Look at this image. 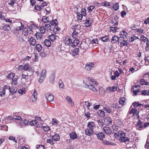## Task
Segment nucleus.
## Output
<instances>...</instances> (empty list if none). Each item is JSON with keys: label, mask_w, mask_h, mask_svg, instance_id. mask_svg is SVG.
Segmentation results:
<instances>
[{"label": "nucleus", "mask_w": 149, "mask_h": 149, "mask_svg": "<svg viewBox=\"0 0 149 149\" xmlns=\"http://www.w3.org/2000/svg\"><path fill=\"white\" fill-rule=\"evenodd\" d=\"M114 135L120 138L119 140L121 142H125L129 141V139L125 136V133L123 131H120L116 133H115Z\"/></svg>", "instance_id": "nucleus-1"}, {"label": "nucleus", "mask_w": 149, "mask_h": 149, "mask_svg": "<svg viewBox=\"0 0 149 149\" xmlns=\"http://www.w3.org/2000/svg\"><path fill=\"white\" fill-rule=\"evenodd\" d=\"M149 125V123H144V125H143L142 124V122L140 120H139L136 125V127L137 130H141L148 127Z\"/></svg>", "instance_id": "nucleus-2"}, {"label": "nucleus", "mask_w": 149, "mask_h": 149, "mask_svg": "<svg viewBox=\"0 0 149 149\" xmlns=\"http://www.w3.org/2000/svg\"><path fill=\"white\" fill-rule=\"evenodd\" d=\"M22 78L25 79L26 82L24 83L25 86L26 87H28L30 84V81L29 79L28 80V74H25L24 73L22 74Z\"/></svg>", "instance_id": "nucleus-3"}, {"label": "nucleus", "mask_w": 149, "mask_h": 149, "mask_svg": "<svg viewBox=\"0 0 149 149\" xmlns=\"http://www.w3.org/2000/svg\"><path fill=\"white\" fill-rule=\"evenodd\" d=\"M94 67V64L93 62H89L87 63L85 65V68L87 71H91Z\"/></svg>", "instance_id": "nucleus-4"}, {"label": "nucleus", "mask_w": 149, "mask_h": 149, "mask_svg": "<svg viewBox=\"0 0 149 149\" xmlns=\"http://www.w3.org/2000/svg\"><path fill=\"white\" fill-rule=\"evenodd\" d=\"M46 70L45 69H43L42 71L39 80V82H42L45 78L46 76Z\"/></svg>", "instance_id": "nucleus-5"}, {"label": "nucleus", "mask_w": 149, "mask_h": 149, "mask_svg": "<svg viewBox=\"0 0 149 149\" xmlns=\"http://www.w3.org/2000/svg\"><path fill=\"white\" fill-rule=\"evenodd\" d=\"M38 28L37 26L34 24H31L29 27V31L30 34H33V33L35 32V30Z\"/></svg>", "instance_id": "nucleus-6"}, {"label": "nucleus", "mask_w": 149, "mask_h": 149, "mask_svg": "<svg viewBox=\"0 0 149 149\" xmlns=\"http://www.w3.org/2000/svg\"><path fill=\"white\" fill-rule=\"evenodd\" d=\"M10 87L8 86H5L3 87L2 89L0 90V96L1 97H4L5 95V92L6 90L8 89H10Z\"/></svg>", "instance_id": "nucleus-7"}, {"label": "nucleus", "mask_w": 149, "mask_h": 149, "mask_svg": "<svg viewBox=\"0 0 149 149\" xmlns=\"http://www.w3.org/2000/svg\"><path fill=\"white\" fill-rule=\"evenodd\" d=\"M117 90V86L109 87L106 89V92L108 93L113 92Z\"/></svg>", "instance_id": "nucleus-8"}, {"label": "nucleus", "mask_w": 149, "mask_h": 149, "mask_svg": "<svg viewBox=\"0 0 149 149\" xmlns=\"http://www.w3.org/2000/svg\"><path fill=\"white\" fill-rule=\"evenodd\" d=\"M64 42L66 45H69L72 43V40L70 37L68 36L65 38Z\"/></svg>", "instance_id": "nucleus-9"}, {"label": "nucleus", "mask_w": 149, "mask_h": 149, "mask_svg": "<svg viewBox=\"0 0 149 149\" xmlns=\"http://www.w3.org/2000/svg\"><path fill=\"white\" fill-rule=\"evenodd\" d=\"M46 99L49 102H52L54 100V96L53 95L49 93H47L45 94Z\"/></svg>", "instance_id": "nucleus-10"}, {"label": "nucleus", "mask_w": 149, "mask_h": 149, "mask_svg": "<svg viewBox=\"0 0 149 149\" xmlns=\"http://www.w3.org/2000/svg\"><path fill=\"white\" fill-rule=\"evenodd\" d=\"M87 127L93 130L96 128L95 123L92 121L89 122L88 124Z\"/></svg>", "instance_id": "nucleus-11"}, {"label": "nucleus", "mask_w": 149, "mask_h": 149, "mask_svg": "<svg viewBox=\"0 0 149 149\" xmlns=\"http://www.w3.org/2000/svg\"><path fill=\"white\" fill-rule=\"evenodd\" d=\"M137 88L136 86H133L132 87L131 90L132 92H133L132 95L133 96L139 94V93L140 94L141 93V91L140 90H134V88Z\"/></svg>", "instance_id": "nucleus-12"}, {"label": "nucleus", "mask_w": 149, "mask_h": 149, "mask_svg": "<svg viewBox=\"0 0 149 149\" xmlns=\"http://www.w3.org/2000/svg\"><path fill=\"white\" fill-rule=\"evenodd\" d=\"M28 42L30 45L34 46L36 43V41L35 38L31 37L29 39Z\"/></svg>", "instance_id": "nucleus-13"}, {"label": "nucleus", "mask_w": 149, "mask_h": 149, "mask_svg": "<svg viewBox=\"0 0 149 149\" xmlns=\"http://www.w3.org/2000/svg\"><path fill=\"white\" fill-rule=\"evenodd\" d=\"M29 123V120H28L25 119L23 121H21V123H19L18 125L22 127L28 125Z\"/></svg>", "instance_id": "nucleus-14"}, {"label": "nucleus", "mask_w": 149, "mask_h": 149, "mask_svg": "<svg viewBox=\"0 0 149 149\" xmlns=\"http://www.w3.org/2000/svg\"><path fill=\"white\" fill-rule=\"evenodd\" d=\"M37 94L36 93V90L35 89L31 97V99L32 102H36L37 99Z\"/></svg>", "instance_id": "nucleus-15"}, {"label": "nucleus", "mask_w": 149, "mask_h": 149, "mask_svg": "<svg viewBox=\"0 0 149 149\" xmlns=\"http://www.w3.org/2000/svg\"><path fill=\"white\" fill-rule=\"evenodd\" d=\"M85 133L86 135L90 136L92 135L94 132L93 130L87 127L85 130Z\"/></svg>", "instance_id": "nucleus-16"}, {"label": "nucleus", "mask_w": 149, "mask_h": 149, "mask_svg": "<svg viewBox=\"0 0 149 149\" xmlns=\"http://www.w3.org/2000/svg\"><path fill=\"white\" fill-rule=\"evenodd\" d=\"M120 75V73L119 72L117 71H116L114 72V75L111 77V79L112 80H115L116 79V77H118Z\"/></svg>", "instance_id": "nucleus-17"}, {"label": "nucleus", "mask_w": 149, "mask_h": 149, "mask_svg": "<svg viewBox=\"0 0 149 149\" xmlns=\"http://www.w3.org/2000/svg\"><path fill=\"white\" fill-rule=\"evenodd\" d=\"M103 130L104 132L107 134H110L112 132L111 129L108 127H103Z\"/></svg>", "instance_id": "nucleus-18"}, {"label": "nucleus", "mask_w": 149, "mask_h": 149, "mask_svg": "<svg viewBox=\"0 0 149 149\" xmlns=\"http://www.w3.org/2000/svg\"><path fill=\"white\" fill-rule=\"evenodd\" d=\"M55 72L53 71L52 72L49 77V81L50 82L53 83L55 80Z\"/></svg>", "instance_id": "nucleus-19"}, {"label": "nucleus", "mask_w": 149, "mask_h": 149, "mask_svg": "<svg viewBox=\"0 0 149 149\" xmlns=\"http://www.w3.org/2000/svg\"><path fill=\"white\" fill-rule=\"evenodd\" d=\"M66 100H67L68 103L72 107L74 105V102L72 101L71 98L69 96H67L66 97Z\"/></svg>", "instance_id": "nucleus-20"}, {"label": "nucleus", "mask_w": 149, "mask_h": 149, "mask_svg": "<svg viewBox=\"0 0 149 149\" xmlns=\"http://www.w3.org/2000/svg\"><path fill=\"white\" fill-rule=\"evenodd\" d=\"M120 36L121 38L125 39L127 38V33L124 31L120 32Z\"/></svg>", "instance_id": "nucleus-21"}, {"label": "nucleus", "mask_w": 149, "mask_h": 149, "mask_svg": "<svg viewBox=\"0 0 149 149\" xmlns=\"http://www.w3.org/2000/svg\"><path fill=\"white\" fill-rule=\"evenodd\" d=\"M79 50V48H76L73 50H71V51L70 52V53L72 55L75 56L78 54Z\"/></svg>", "instance_id": "nucleus-22"}, {"label": "nucleus", "mask_w": 149, "mask_h": 149, "mask_svg": "<svg viewBox=\"0 0 149 149\" xmlns=\"http://www.w3.org/2000/svg\"><path fill=\"white\" fill-rule=\"evenodd\" d=\"M119 38L115 36H113L111 39V42H113V43H117L119 41Z\"/></svg>", "instance_id": "nucleus-23"}, {"label": "nucleus", "mask_w": 149, "mask_h": 149, "mask_svg": "<svg viewBox=\"0 0 149 149\" xmlns=\"http://www.w3.org/2000/svg\"><path fill=\"white\" fill-rule=\"evenodd\" d=\"M139 39V38L138 37L134 35H132L129 39V41L130 42H132Z\"/></svg>", "instance_id": "nucleus-24"}, {"label": "nucleus", "mask_w": 149, "mask_h": 149, "mask_svg": "<svg viewBox=\"0 0 149 149\" xmlns=\"http://www.w3.org/2000/svg\"><path fill=\"white\" fill-rule=\"evenodd\" d=\"M141 94L144 96H149V89L142 90L141 91Z\"/></svg>", "instance_id": "nucleus-25"}, {"label": "nucleus", "mask_w": 149, "mask_h": 149, "mask_svg": "<svg viewBox=\"0 0 149 149\" xmlns=\"http://www.w3.org/2000/svg\"><path fill=\"white\" fill-rule=\"evenodd\" d=\"M96 134L97 138L99 139H102L104 137V134L102 132H98Z\"/></svg>", "instance_id": "nucleus-26"}, {"label": "nucleus", "mask_w": 149, "mask_h": 149, "mask_svg": "<svg viewBox=\"0 0 149 149\" xmlns=\"http://www.w3.org/2000/svg\"><path fill=\"white\" fill-rule=\"evenodd\" d=\"M57 36L56 35L51 34L50 35L48 36V38L49 40L52 41H54L56 39Z\"/></svg>", "instance_id": "nucleus-27"}, {"label": "nucleus", "mask_w": 149, "mask_h": 149, "mask_svg": "<svg viewBox=\"0 0 149 149\" xmlns=\"http://www.w3.org/2000/svg\"><path fill=\"white\" fill-rule=\"evenodd\" d=\"M104 122L107 125H110L112 123L111 119L109 118H106L105 119Z\"/></svg>", "instance_id": "nucleus-28"}, {"label": "nucleus", "mask_w": 149, "mask_h": 149, "mask_svg": "<svg viewBox=\"0 0 149 149\" xmlns=\"http://www.w3.org/2000/svg\"><path fill=\"white\" fill-rule=\"evenodd\" d=\"M140 83L142 85H148L149 84L147 81L144 79H141L140 81Z\"/></svg>", "instance_id": "nucleus-29"}, {"label": "nucleus", "mask_w": 149, "mask_h": 149, "mask_svg": "<svg viewBox=\"0 0 149 149\" xmlns=\"http://www.w3.org/2000/svg\"><path fill=\"white\" fill-rule=\"evenodd\" d=\"M79 43V41L78 39H75L72 42L71 46L72 47H75L77 46Z\"/></svg>", "instance_id": "nucleus-30"}, {"label": "nucleus", "mask_w": 149, "mask_h": 149, "mask_svg": "<svg viewBox=\"0 0 149 149\" xmlns=\"http://www.w3.org/2000/svg\"><path fill=\"white\" fill-rule=\"evenodd\" d=\"M35 36L36 37V39L38 40H41L42 38V36L41 33L39 32H37L35 34Z\"/></svg>", "instance_id": "nucleus-31"}, {"label": "nucleus", "mask_w": 149, "mask_h": 149, "mask_svg": "<svg viewBox=\"0 0 149 149\" xmlns=\"http://www.w3.org/2000/svg\"><path fill=\"white\" fill-rule=\"evenodd\" d=\"M59 136L58 134H55L52 137L53 140L55 141H58L59 139Z\"/></svg>", "instance_id": "nucleus-32"}, {"label": "nucleus", "mask_w": 149, "mask_h": 149, "mask_svg": "<svg viewBox=\"0 0 149 149\" xmlns=\"http://www.w3.org/2000/svg\"><path fill=\"white\" fill-rule=\"evenodd\" d=\"M90 18H88L85 20V22L84 24L86 27H88L90 26L91 22L90 21Z\"/></svg>", "instance_id": "nucleus-33"}, {"label": "nucleus", "mask_w": 149, "mask_h": 149, "mask_svg": "<svg viewBox=\"0 0 149 149\" xmlns=\"http://www.w3.org/2000/svg\"><path fill=\"white\" fill-rule=\"evenodd\" d=\"M17 77H14L12 79V84L13 85L15 86L18 84L17 83Z\"/></svg>", "instance_id": "nucleus-34"}, {"label": "nucleus", "mask_w": 149, "mask_h": 149, "mask_svg": "<svg viewBox=\"0 0 149 149\" xmlns=\"http://www.w3.org/2000/svg\"><path fill=\"white\" fill-rule=\"evenodd\" d=\"M88 88H89V89L92 90L94 92H96L97 91L96 89L91 84H88L87 85Z\"/></svg>", "instance_id": "nucleus-35"}, {"label": "nucleus", "mask_w": 149, "mask_h": 149, "mask_svg": "<svg viewBox=\"0 0 149 149\" xmlns=\"http://www.w3.org/2000/svg\"><path fill=\"white\" fill-rule=\"evenodd\" d=\"M44 43L45 45L48 47H49L51 45V42L49 39H45L44 41Z\"/></svg>", "instance_id": "nucleus-36"}, {"label": "nucleus", "mask_w": 149, "mask_h": 149, "mask_svg": "<svg viewBox=\"0 0 149 149\" xmlns=\"http://www.w3.org/2000/svg\"><path fill=\"white\" fill-rule=\"evenodd\" d=\"M125 99L123 97L120 98L119 99V102L121 105H124L125 102Z\"/></svg>", "instance_id": "nucleus-37"}, {"label": "nucleus", "mask_w": 149, "mask_h": 149, "mask_svg": "<svg viewBox=\"0 0 149 149\" xmlns=\"http://www.w3.org/2000/svg\"><path fill=\"white\" fill-rule=\"evenodd\" d=\"M14 118L11 116H9L5 117V121L6 122H8L11 121V120L13 119Z\"/></svg>", "instance_id": "nucleus-38"}, {"label": "nucleus", "mask_w": 149, "mask_h": 149, "mask_svg": "<svg viewBox=\"0 0 149 149\" xmlns=\"http://www.w3.org/2000/svg\"><path fill=\"white\" fill-rule=\"evenodd\" d=\"M78 33L75 30L74 31L72 34V36L73 38L75 39H78Z\"/></svg>", "instance_id": "nucleus-39"}, {"label": "nucleus", "mask_w": 149, "mask_h": 149, "mask_svg": "<svg viewBox=\"0 0 149 149\" xmlns=\"http://www.w3.org/2000/svg\"><path fill=\"white\" fill-rule=\"evenodd\" d=\"M29 32V31L26 28L24 29L23 30L22 33V35L25 36H27L28 35Z\"/></svg>", "instance_id": "nucleus-40"}, {"label": "nucleus", "mask_w": 149, "mask_h": 149, "mask_svg": "<svg viewBox=\"0 0 149 149\" xmlns=\"http://www.w3.org/2000/svg\"><path fill=\"white\" fill-rule=\"evenodd\" d=\"M35 48L38 52H40L42 49V47L41 45L36 44L35 46Z\"/></svg>", "instance_id": "nucleus-41"}, {"label": "nucleus", "mask_w": 149, "mask_h": 149, "mask_svg": "<svg viewBox=\"0 0 149 149\" xmlns=\"http://www.w3.org/2000/svg\"><path fill=\"white\" fill-rule=\"evenodd\" d=\"M7 90L9 91L10 93H11L13 95L17 91V89H16L15 88H11L10 87V88L8 89Z\"/></svg>", "instance_id": "nucleus-42"}, {"label": "nucleus", "mask_w": 149, "mask_h": 149, "mask_svg": "<svg viewBox=\"0 0 149 149\" xmlns=\"http://www.w3.org/2000/svg\"><path fill=\"white\" fill-rule=\"evenodd\" d=\"M77 136L76 134L74 132H72L70 134V138L72 139H76Z\"/></svg>", "instance_id": "nucleus-43"}, {"label": "nucleus", "mask_w": 149, "mask_h": 149, "mask_svg": "<svg viewBox=\"0 0 149 149\" xmlns=\"http://www.w3.org/2000/svg\"><path fill=\"white\" fill-rule=\"evenodd\" d=\"M98 113L99 116L101 118H104L105 115V112L104 111L100 110Z\"/></svg>", "instance_id": "nucleus-44"}, {"label": "nucleus", "mask_w": 149, "mask_h": 149, "mask_svg": "<svg viewBox=\"0 0 149 149\" xmlns=\"http://www.w3.org/2000/svg\"><path fill=\"white\" fill-rule=\"evenodd\" d=\"M100 39L103 42H106L108 41L109 37L108 36H105L100 38Z\"/></svg>", "instance_id": "nucleus-45"}, {"label": "nucleus", "mask_w": 149, "mask_h": 149, "mask_svg": "<svg viewBox=\"0 0 149 149\" xmlns=\"http://www.w3.org/2000/svg\"><path fill=\"white\" fill-rule=\"evenodd\" d=\"M136 32L140 35H141L143 33L144 34L145 33L144 30L141 28L137 29H136Z\"/></svg>", "instance_id": "nucleus-46"}, {"label": "nucleus", "mask_w": 149, "mask_h": 149, "mask_svg": "<svg viewBox=\"0 0 149 149\" xmlns=\"http://www.w3.org/2000/svg\"><path fill=\"white\" fill-rule=\"evenodd\" d=\"M88 80L89 81H91L92 82V84L94 85L97 84V83L95 81H94V79L90 77H88Z\"/></svg>", "instance_id": "nucleus-47"}, {"label": "nucleus", "mask_w": 149, "mask_h": 149, "mask_svg": "<svg viewBox=\"0 0 149 149\" xmlns=\"http://www.w3.org/2000/svg\"><path fill=\"white\" fill-rule=\"evenodd\" d=\"M77 18L78 20H82L83 16L80 13H77Z\"/></svg>", "instance_id": "nucleus-48"}, {"label": "nucleus", "mask_w": 149, "mask_h": 149, "mask_svg": "<svg viewBox=\"0 0 149 149\" xmlns=\"http://www.w3.org/2000/svg\"><path fill=\"white\" fill-rule=\"evenodd\" d=\"M141 39L142 41L145 42L148 41V38L144 35H141Z\"/></svg>", "instance_id": "nucleus-49"}, {"label": "nucleus", "mask_w": 149, "mask_h": 149, "mask_svg": "<svg viewBox=\"0 0 149 149\" xmlns=\"http://www.w3.org/2000/svg\"><path fill=\"white\" fill-rule=\"evenodd\" d=\"M30 66L28 63H26L24 66V70L27 71L30 69Z\"/></svg>", "instance_id": "nucleus-50"}, {"label": "nucleus", "mask_w": 149, "mask_h": 149, "mask_svg": "<svg viewBox=\"0 0 149 149\" xmlns=\"http://www.w3.org/2000/svg\"><path fill=\"white\" fill-rule=\"evenodd\" d=\"M8 128V126L6 125H0V130H3L7 131Z\"/></svg>", "instance_id": "nucleus-51"}, {"label": "nucleus", "mask_w": 149, "mask_h": 149, "mask_svg": "<svg viewBox=\"0 0 149 149\" xmlns=\"http://www.w3.org/2000/svg\"><path fill=\"white\" fill-rule=\"evenodd\" d=\"M121 45L123 46H127L128 44V42L125 40H123L121 42H120Z\"/></svg>", "instance_id": "nucleus-52"}, {"label": "nucleus", "mask_w": 149, "mask_h": 149, "mask_svg": "<svg viewBox=\"0 0 149 149\" xmlns=\"http://www.w3.org/2000/svg\"><path fill=\"white\" fill-rule=\"evenodd\" d=\"M104 109L107 113H111L112 112V110L109 107H105L104 108Z\"/></svg>", "instance_id": "nucleus-53"}, {"label": "nucleus", "mask_w": 149, "mask_h": 149, "mask_svg": "<svg viewBox=\"0 0 149 149\" xmlns=\"http://www.w3.org/2000/svg\"><path fill=\"white\" fill-rule=\"evenodd\" d=\"M42 21L43 22L45 23L49 21V19L48 17L44 16L42 17Z\"/></svg>", "instance_id": "nucleus-54"}, {"label": "nucleus", "mask_w": 149, "mask_h": 149, "mask_svg": "<svg viewBox=\"0 0 149 149\" xmlns=\"http://www.w3.org/2000/svg\"><path fill=\"white\" fill-rule=\"evenodd\" d=\"M119 7V6L118 3H116L113 5V8L115 10H116L118 9Z\"/></svg>", "instance_id": "nucleus-55"}, {"label": "nucleus", "mask_w": 149, "mask_h": 149, "mask_svg": "<svg viewBox=\"0 0 149 149\" xmlns=\"http://www.w3.org/2000/svg\"><path fill=\"white\" fill-rule=\"evenodd\" d=\"M15 76L14 73H11L9 74L7 76V77L9 79H13Z\"/></svg>", "instance_id": "nucleus-56"}, {"label": "nucleus", "mask_w": 149, "mask_h": 149, "mask_svg": "<svg viewBox=\"0 0 149 149\" xmlns=\"http://www.w3.org/2000/svg\"><path fill=\"white\" fill-rule=\"evenodd\" d=\"M18 93L21 95L25 94L26 93V90L24 88H22L19 90L18 91Z\"/></svg>", "instance_id": "nucleus-57"}, {"label": "nucleus", "mask_w": 149, "mask_h": 149, "mask_svg": "<svg viewBox=\"0 0 149 149\" xmlns=\"http://www.w3.org/2000/svg\"><path fill=\"white\" fill-rule=\"evenodd\" d=\"M38 121L37 120H34L31 121L29 123V124L31 126L34 125H35L37 123Z\"/></svg>", "instance_id": "nucleus-58"}, {"label": "nucleus", "mask_w": 149, "mask_h": 149, "mask_svg": "<svg viewBox=\"0 0 149 149\" xmlns=\"http://www.w3.org/2000/svg\"><path fill=\"white\" fill-rule=\"evenodd\" d=\"M13 119L15 120H18L19 121H21L22 120V118L20 116H15V117Z\"/></svg>", "instance_id": "nucleus-59"}, {"label": "nucleus", "mask_w": 149, "mask_h": 149, "mask_svg": "<svg viewBox=\"0 0 149 149\" xmlns=\"http://www.w3.org/2000/svg\"><path fill=\"white\" fill-rule=\"evenodd\" d=\"M40 30L41 33H44L46 31L45 28L43 26H41L40 27Z\"/></svg>", "instance_id": "nucleus-60"}, {"label": "nucleus", "mask_w": 149, "mask_h": 149, "mask_svg": "<svg viewBox=\"0 0 149 149\" xmlns=\"http://www.w3.org/2000/svg\"><path fill=\"white\" fill-rule=\"evenodd\" d=\"M45 29H46V30L47 31L50 30L51 29V25L49 24H46L45 25Z\"/></svg>", "instance_id": "nucleus-61"}, {"label": "nucleus", "mask_w": 149, "mask_h": 149, "mask_svg": "<svg viewBox=\"0 0 149 149\" xmlns=\"http://www.w3.org/2000/svg\"><path fill=\"white\" fill-rule=\"evenodd\" d=\"M59 121L56 119L53 118L52 119V124L54 125H56L59 123Z\"/></svg>", "instance_id": "nucleus-62"}, {"label": "nucleus", "mask_w": 149, "mask_h": 149, "mask_svg": "<svg viewBox=\"0 0 149 149\" xmlns=\"http://www.w3.org/2000/svg\"><path fill=\"white\" fill-rule=\"evenodd\" d=\"M145 61V64L146 65H149V55L147 57H145L144 58Z\"/></svg>", "instance_id": "nucleus-63"}, {"label": "nucleus", "mask_w": 149, "mask_h": 149, "mask_svg": "<svg viewBox=\"0 0 149 149\" xmlns=\"http://www.w3.org/2000/svg\"><path fill=\"white\" fill-rule=\"evenodd\" d=\"M146 46L145 47L146 51H149V41H147L146 43Z\"/></svg>", "instance_id": "nucleus-64"}]
</instances>
